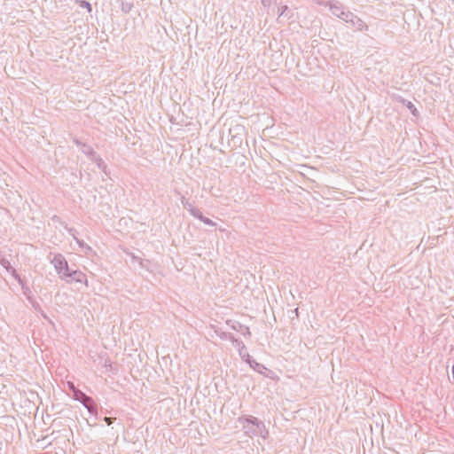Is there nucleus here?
Masks as SVG:
<instances>
[{
    "label": "nucleus",
    "mask_w": 454,
    "mask_h": 454,
    "mask_svg": "<svg viewBox=\"0 0 454 454\" xmlns=\"http://www.w3.org/2000/svg\"><path fill=\"white\" fill-rule=\"evenodd\" d=\"M228 339L238 348H239L241 347V345H244V343L238 340L237 338H235L232 334L229 333V336H228Z\"/></svg>",
    "instance_id": "nucleus-18"
},
{
    "label": "nucleus",
    "mask_w": 454,
    "mask_h": 454,
    "mask_svg": "<svg viewBox=\"0 0 454 454\" xmlns=\"http://www.w3.org/2000/svg\"><path fill=\"white\" fill-rule=\"evenodd\" d=\"M327 5L332 14L338 19L343 20L344 15L348 11L340 2L337 0H330L327 2Z\"/></svg>",
    "instance_id": "nucleus-3"
},
{
    "label": "nucleus",
    "mask_w": 454,
    "mask_h": 454,
    "mask_svg": "<svg viewBox=\"0 0 454 454\" xmlns=\"http://www.w3.org/2000/svg\"><path fill=\"white\" fill-rule=\"evenodd\" d=\"M68 388L72 391L73 395H74V391L79 390L73 382L68 381L67 382Z\"/></svg>",
    "instance_id": "nucleus-26"
},
{
    "label": "nucleus",
    "mask_w": 454,
    "mask_h": 454,
    "mask_svg": "<svg viewBox=\"0 0 454 454\" xmlns=\"http://www.w3.org/2000/svg\"><path fill=\"white\" fill-rule=\"evenodd\" d=\"M356 14L350 12L349 10L346 12V15H344L343 21L347 24L350 23V20L355 16Z\"/></svg>",
    "instance_id": "nucleus-20"
},
{
    "label": "nucleus",
    "mask_w": 454,
    "mask_h": 454,
    "mask_svg": "<svg viewBox=\"0 0 454 454\" xmlns=\"http://www.w3.org/2000/svg\"><path fill=\"white\" fill-rule=\"evenodd\" d=\"M74 240L78 244L79 247H81L83 250H90V247H89L83 240L79 239L77 237H74Z\"/></svg>",
    "instance_id": "nucleus-19"
},
{
    "label": "nucleus",
    "mask_w": 454,
    "mask_h": 454,
    "mask_svg": "<svg viewBox=\"0 0 454 454\" xmlns=\"http://www.w3.org/2000/svg\"><path fill=\"white\" fill-rule=\"evenodd\" d=\"M200 216H194V217L199 219V220H200L201 222H203L207 225H209V226H215L216 225V223L215 222H213L211 219L204 216L201 212H200Z\"/></svg>",
    "instance_id": "nucleus-15"
},
{
    "label": "nucleus",
    "mask_w": 454,
    "mask_h": 454,
    "mask_svg": "<svg viewBox=\"0 0 454 454\" xmlns=\"http://www.w3.org/2000/svg\"><path fill=\"white\" fill-rule=\"evenodd\" d=\"M82 152L84 154H86L89 157H90L91 160H93L96 157V155H97V153L94 151V149L91 146H90L88 145H85V144L82 145Z\"/></svg>",
    "instance_id": "nucleus-13"
},
{
    "label": "nucleus",
    "mask_w": 454,
    "mask_h": 454,
    "mask_svg": "<svg viewBox=\"0 0 454 454\" xmlns=\"http://www.w3.org/2000/svg\"><path fill=\"white\" fill-rule=\"evenodd\" d=\"M75 143H76L77 145H80V144H81L78 140H75Z\"/></svg>",
    "instance_id": "nucleus-33"
},
{
    "label": "nucleus",
    "mask_w": 454,
    "mask_h": 454,
    "mask_svg": "<svg viewBox=\"0 0 454 454\" xmlns=\"http://www.w3.org/2000/svg\"><path fill=\"white\" fill-rule=\"evenodd\" d=\"M228 336H229V335H227V333H223L220 335V337H221L222 339H226V338H228Z\"/></svg>",
    "instance_id": "nucleus-32"
},
{
    "label": "nucleus",
    "mask_w": 454,
    "mask_h": 454,
    "mask_svg": "<svg viewBox=\"0 0 454 454\" xmlns=\"http://www.w3.org/2000/svg\"><path fill=\"white\" fill-rule=\"evenodd\" d=\"M139 265L142 269H145L148 271H152L150 267L151 262L149 260L139 259Z\"/></svg>",
    "instance_id": "nucleus-17"
},
{
    "label": "nucleus",
    "mask_w": 454,
    "mask_h": 454,
    "mask_svg": "<svg viewBox=\"0 0 454 454\" xmlns=\"http://www.w3.org/2000/svg\"><path fill=\"white\" fill-rule=\"evenodd\" d=\"M51 220L54 223H58L61 224L63 227H64V224H67L66 223L62 222L60 217L58 215H53Z\"/></svg>",
    "instance_id": "nucleus-25"
},
{
    "label": "nucleus",
    "mask_w": 454,
    "mask_h": 454,
    "mask_svg": "<svg viewBox=\"0 0 454 454\" xmlns=\"http://www.w3.org/2000/svg\"><path fill=\"white\" fill-rule=\"evenodd\" d=\"M115 420V418H112V417H105L104 418V421L108 425H112L114 423V421Z\"/></svg>",
    "instance_id": "nucleus-27"
},
{
    "label": "nucleus",
    "mask_w": 454,
    "mask_h": 454,
    "mask_svg": "<svg viewBox=\"0 0 454 454\" xmlns=\"http://www.w3.org/2000/svg\"><path fill=\"white\" fill-rule=\"evenodd\" d=\"M67 282H77V283H84L86 286L87 283V278L86 275L82 272L81 270H69V272L67 274V279H65Z\"/></svg>",
    "instance_id": "nucleus-4"
},
{
    "label": "nucleus",
    "mask_w": 454,
    "mask_h": 454,
    "mask_svg": "<svg viewBox=\"0 0 454 454\" xmlns=\"http://www.w3.org/2000/svg\"><path fill=\"white\" fill-rule=\"evenodd\" d=\"M315 2L317 4H320V5H325V6H328L327 5V2L328 1H324V0H315Z\"/></svg>",
    "instance_id": "nucleus-30"
},
{
    "label": "nucleus",
    "mask_w": 454,
    "mask_h": 454,
    "mask_svg": "<svg viewBox=\"0 0 454 454\" xmlns=\"http://www.w3.org/2000/svg\"><path fill=\"white\" fill-rule=\"evenodd\" d=\"M51 263L53 264L59 278L61 279H67V274L69 272L70 269L65 256L62 254H57L51 260Z\"/></svg>",
    "instance_id": "nucleus-2"
},
{
    "label": "nucleus",
    "mask_w": 454,
    "mask_h": 454,
    "mask_svg": "<svg viewBox=\"0 0 454 454\" xmlns=\"http://www.w3.org/2000/svg\"><path fill=\"white\" fill-rule=\"evenodd\" d=\"M407 107H408V109H410L411 113L414 116H417V115H418V110H417V108L415 107V106H414L411 102H408V104H407Z\"/></svg>",
    "instance_id": "nucleus-21"
},
{
    "label": "nucleus",
    "mask_w": 454,
    "mask_h": 454,
    "mask_svg": "<svg viewBox=\"0 0 454 454\" xmlns=\"http://www.w3.org/2000/svg\"><path fill=\"white\" fill-rule=\"evenodd\" d=\"M261 3L264 7H270L271 0H261Z\"/></svg>",
    "instance_id": "nucleus-28"
},
{
    "label": "nucleus",
    "mask_w": 454,
    "mask_h": 454,
    "mask_svg": "<svg viewBox=\"0 0 454 454\" xmlns=\"http://www.w3.org/2000/svg\"><path fill=\"white\" fill-rule=\"evenodd\" d=\"M181 203L183 205V207L187 209L190 214L194 217V216H200V210L195 207L192 206V204L187 200L185 199L184 196H182L181 198Z\"/></svg>",
    "instance_id": "nucleus-7"
},
{
    "label": "nucleus",
    "mask_w": 454,
    "mask_h": 454,
    "mask_svg": "<svg viewBox=\"0 0 454 454\" xmlns=\"http://www.w3.org/2000/svg\"><path fill=\"white\" fill-rule=\"evenodd\" d=\"M64 228L67 230V231L73 237L74 239V237H76V230L74 228H70L67 226V224H64Z\"/></svg>",
    "instance_id": "nucleus-22"
},
{
    "label": "nucleus",
    "mask_w": 454,
    "mask_h": 454,
    "mask_svg": "<svg viewBox=\"0 0 454 454\" xmlns=\"http://www.w3.org/2000/svg\"><path fill=\"white\" fill-rule=\"evenodd\" d=\"M348 25L356 31H366L368 29L366 23L356 15L350 20V23Z\"/></svg>",
    "instance_id": "nucleus-6"
},
{
    "label": "nucleus",
    "mask_w": 454,
    "mask_h": 454,
    "mask_svg": "<svg viewBox=\"0 0 454 454\" xmlns=\"http://www.w3.org/2000/svg\"><path fill=\"white\" fill-rule=\"evenodd\" d=\"M73 398L74 400L80 402L82 405H85L86 402L90 401V396L87 395L85 393H83L80 389L74 391V395H73Z\"/></svg>",
    "instance_id": "nucleus-9"
},
{
    "label": "nucleus",
    "mask_w": 454,
    "mask_h": 454,
    "mask_svg": "<svg viewBox=\"0 0 454 454\" xmlns=\"http://www.w3.org/2000/svg\"><path fill=\"white\" fill-rule=\"evenodd\" d=\"M139 259H141V258H140V257H138V256H136V255L132 254V260H133L134 262H137L139 263Z\"/></svg>",
    "instance_id": "nucleus-31"
},
{
    "label": "nucleus",
    "mask_w": 454,
    "mask_h": 454,
    "mask_svg": "<svg viewBox=\"0 0 454 454\" xmlns=\"http://www.w3.org/2000/svg\"><path fill=\"white\" fill-rule=\"evenodd\" d=\"M248 364L253 370H254L258 373L262 374L270 379L273 378L272 374H274V372L269 370L265 365L255 361L254 359L251 360V362H249Z\"/></svg>",
    "instance_id": "nucleus-5"
},
{
    "label": "nucleus",
    "mask_w": 454,
    "mask_h": 454,
    "mask_svg": "<svg viewBox=\"0 0 454 454\" xmlns=\"http://www.w3.org/2000/svg\"><path fill=\"white\" fill-rule=\"evenodd\" d=\"M104 366L108 369V370H112V363L110 360H106L105 361V364H104Z\"/></svg>",
    "instance_id": "nucleus-29"
},
{
    "label": "nucleus",
    "mask_w": 454,
    "mask_h": 454,
    "mask_svg": "<svg viewBox=\"0 0 454 454\" xmlns=\"http://www.w3.org/2000/svg\"><path fill=\"white\" fill-rule=\"evenodd\" d=\"M0 263H1V265H2L4 269H6V270H7V271H10V270H12V276H13V277H14V278H16L20 283H21V279H20V276L17 274L16 270L12 267V265H11L10 262H9L7 259H5V258H2V259L0 260Z\"/></svg>",
    "instance_id": "nucleus-10"
},
{
    "label": "nucleus",
    "mask_w": 454,
    "mask_h": 454,
    "mask_svg": "<svg viewBox=\"0 0 454 454\" xmlns=\"http://www.w3.org/2000/svg\"><path fill=\"white\" fill-rule=\"evenodd\" d=\"M132 6L133 5L131 4H129V3L122 4L121 11L127 13V12H129L131 10Z\"/></svg>",
    "instance_id": "nucleus-24"
},
{
    "label": "nucleus",
    "mask_w": 454,
    "mask_h": 454,
    "mask_svg": "<svg viewBox=\"0 0 454 454\" xmlns=\"http://www.w3.org/2000/svg\"><path fill=\"white\" fill-rule=\"evenodd\" d=\"M80 6L86 8L90 12L92 10L91 4L89 2L84 1V0L80 2Z\"/></svg>",
    "instance_id": "nucleus-23"
},
{
    "label": "nucleus",
    "mask_w": 454,
    "mask_h": 454,
    "mask_svg": "<svg viewBox=\"0 0 454 454\" xmlns=\"http://www.w3.org/2000/svg\"><path fill=\"white\" fill-rule=\"evenodd\" d=\"M92 160L97 163L98 168L105 170V168H106L104 160L98 155H96V157Z\"/></svg>",
    "instance_id": "nucleus-16"
},
{
    "label": "nucleus",
    "mask_w": 454,
    "mask_h": 454,
    "mask_svg": "<svg viewBox=\"0 0 454 454\" xmlns=\"http://www.w3.org/2000/svg\"><path fill=\"white\" fill-rule=\"evenodd\" d=\"M238 349H239V355L240 356V357L244 361H246L247 364H249V362H251V360H253V358L248 354L245 345H241V347Z\"/></svg>",
    "instance_id": "nucleus-12"
},
{
    "label": "nucleus",
    "mask_w": 454,
    "mask_h": 454,
    "mask_svg": "<svg viewBox=\"0 0 454 454\" xmlns=\"http://www.w3.org/2000/svg\"><path fill=\"white\" fill-rule=\"evenodd\" d=\"M239 422L243 426L245 434L248 436L260 435L265 439L269 434L265 424L254 416H241L239 418Z\"/></svg>",
    "instance_id": "nucleus-1"
},
{
    "label": "nucleus",
    "mask_w": 454,
    "mask_h": 454,
    "mask_svg": "<svg viewBox=\"0 0 454 454\" xmlns=\"http://www.w3.org/2000/svg\"><path fill=\"white\" fill-rule=\"evenodd\" d=\"M88 412L91 415H94L97 417L98 415V408H97V404L95 403L94 400L92 399V397H90V401H88L85 403V405H83Z\"/></svg>",
    "instance_id": "nucleus-11"
},
{
    "label": "nucleus",
    "mask_w": 454,
    "mask_h": 454,
    "mask_svg": "<svg viewBox=\"0 0 454 454\" xmlns=\"http://www.w3.org/2000/svg\"><path fill=\"white\" fill-rule=\"evenodd\" d=\"M293 16L294 13L287 5H282L278 8V19L283 17L286 20H290L293 18Z\"/></svg>",
    "instance_id": "nucleus-8"
},
{
    "label": "nucleus",
    "mask_w": 454,
    "mask_h": 454,
    "mask_svg": "<svg viewBox=\"0 0 454 454\" xmlns=\"http://www.w3.org/2000/svg\"><path fill=\"white\" fill-rule=\"evenodd\" d=\"M231 327H232V329L241 333L244 336H250L251 335V332H250V329H249L248 326H245L243 325L239 324L238 327L236 325H232Z\"/></svg>",
    "instance_id": "nucleus-14"
}]
</instances>
